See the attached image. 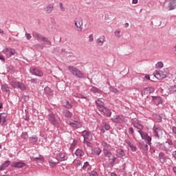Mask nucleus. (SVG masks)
<instances>
[{"instance_id": "13", "label": "nucleus", "mask_w": 176, "mask_h": 176, "mask_svg": "<svg viewBox=\"0 0 176 176\" xmlns=\"http://www.w3.org/2000/svg\"><path fill=\"white\" fill-rule=\"evenodd\" d=\"M7 118H8V114L6 113H0V124H1V126H5V124H6Z\"/></svg>"}, {"instance_id": "47", "label": "nucleus", "mask_w": 176, "mask_h": 176, "mask_svg": "<svg viewBox=\"0 0 176 176\" xmlns=\"http://www.w3.org/2000/svg\"><path fill=\"white\" fill-rule=\"evenodd\" d=\"M89 176H98V173L96 170H92L89 173Z\"/></svg>"}, {"instance_id": "46", "label": "nucleus", "mask_w": 176, "mask_h": 176, "mask_svg": "<svg viewBox=\"0 0 176 176\" xmlns=\"http://www.w3.org/2000/svg\"><path fill=\"white\" fill-rule=\"evenodd\" d=\"M156 68H163V67H164V65L163 64V62H158L156 65H155Z\"/></svg>"}, {"instance_id": "58", "label": "nucleus", "mask_w": 176, "mask_h": 176, "mask_svg": "<svg viewBox=\"0 0 176 176\" xmlns=\"http://www.w3.org/2000/svg\"><path fill=\"white\" fill-rule=\"evenodd\" d=\"M166 142L168 144V145H173V141L170 139H168Z\"/></svg>"}, {"instance_id": "40", "label": "nucleus", "mask_w": 176, "mask_h": 176, "mask_svg": "<svg viewBox=\"0 0 176 176\" xmlns=\"http://www.w3.org/2000/svg\"><path fill=\"white\" fill-rule=\"evenodd\" d=\"M169 91L172 94H176V85H173L169 88Z\"/></svg>"}, {"instance_id": "32", "label": "nucleus", "mask_w": 176, "mask_h": 176, "mask_svg": "<svg viewBox=\"0 0 176 176\" xmlns=\"http://www.w3.org/2000/svg\"><path fill=\"white\" fill-rule=\"evenodd\" d=\"M1 90L3 93H10V88L7 85H3L1 86Z\"/></svg>"}, {"instance_id": "54", "label": "nucleus", "mask_w": 176, "mask_h": 176, "mask_svg": "<svg viewBox=\"0 0 176 176\" xmlns=\"http://www.w3.org/2000/svg\"><path fill=\"white\" fill-rule=\"evenodd\" d=\"M31 160H33L34 162H38V160H41V157H30Z\"/></svg>"}, {"instance_id": "53", "label": "nucleus", "mask_w": 176, "mask_h": 176, "mask_svg": "<svg viewBox=\"0 0 176 176\" xmlns=\"http://www.w3.org/2000/svg\"><path fill=\"white\" fill-rule=\"evenodd\" d=\"M31 83H32L33 85H36V83H38V80L36 78H32L30 80Z\"/></svg>"}, {"instance_id": "15", "label": "nucleus", "mask_w": 176, "mask_h": 176, "mask_svg": "<svg viewBox=\"0 0 176 176\" xmlns=\"http://www.w3.org/2000/svg\"><path fill=\"white\" fill-rule=\"evenodd\" d=\"M99 111L100 112H102L103 115H106V116L108 117L112 115V112H111V110L108 109L107 107H104V106H103V107H100Z\"/></svg>"}, {"instance_id": "27", "label": "nucleus", "mask_w": 176, "mask_h": 176, "mask_svg": "<svg viewBox=\"0 0 176 176\" xmlns=\"http://www.w3.org/2000/svg\"><path fill=\"white\" fill-rule=\"evenodd\" d=\"M159 159L161 163H166V160H167V158L166 157V154H164V153L163 152L160 153Z\"/></svg>"}, {"instance_id": "62", "label": "nucleus", "mask_w": 176, "mask_h": 176, "mask_svg": "<svg viewBox=\"0 0 176 176\" xmlns=\"http://www.w3.org/2000/svg\"><path fill=\"white\" fill-rule=\"evenodd\" d=\"M0 60L1 61H5V57H3V55L0 54Z\"/></svg>"}, {"instance_id": "45", "label": "nucleus", "mask_w": 176, "mask_h": 176, "mask_svg": "<svg viewBox=\"0 0 176 176\" xmlns=\"http://www.w3.org/2000/svg\"><path fill=\"white\" fill-rule=\"evenodd\" d=\"M128 133L130 135H134V129L133 127H129L128 129Z\"/></svg>"}, {"instance_id": "29", "label": "nucleus", "mask_w": 176, "mask_h": 176, "mask_svg": "<svg viewBox=\"0 0 176 176\" xmlns=\"http://www.w3.org/2000/svg\"><path fill=\"white\" fill-rule=\"evenodd\" d=\"M29 141L30 144L35 145L38 142V138L36 135H33L29 138Z\"/></svg>"}, {"instance_id": "14", "label": "nucleus", "mask_w": 176, "mask_h": 176, "mask_svg": "<svg viewBox=\"0 0 176 176\" xmlns=\"http://www.w3.org/2000/svg\"><path fill=\"white\" fill-rule=\"evenodd\" d=\"M154 92H155V88L146 87L142 91L141 94L142 96H148V94H151V93H154Z\"/></svg>"}, {"instance_id": "7", "label": "nucleus", "mask_w": 176, "mask_h": 176, "mask_svg": "<svg viewBox=\"0 0 176 176\" xmlns=\"http://www.w3.org/2000/svg\"><path fill=\"white\" fill-rule=\"evenodd\" d=\"M48 120H50V123L53 124V126H55V127H58V126H60L58 121L56 119L54 113H50L48 115Z\"/></svg>"}, {"instance_id": "21", "label": "nucleus", "mask_w": 176, "mask_h": 176, "mask_svg": "<svg viewBox=\"0 0 176 176\" xmlns=\"http://www.w3.org/2000/svg\"><path fill=\"white\" fill-rule=\"evenodd\" d=\"M24 166H25V163L21 162H13L12 164V166L15 167V168H23Z\"/></svg>"}, {"instance_id": "50", "label": "nucleus", "mask_w": 176, "mask_h": 176, "mask_svg": "<svg viewBox=\"0 0 176 176\" xmlns=\"http://www.w3.org/2000/svg\"><path fill=\"white\" fill-rule=\"evenodd\" d=\"M91 91L92 93H98V91H100V89H98V88L96 87H92V88L91 89Z\"/></svg>"}, {"instance_id": "20", "label": "nucleus", "mask_w": 176, "mask_h": 176, "mask_svg": "<svg viewBox=\"0 0 176 176\" xmlns=\"http://www.w3.org/2000/svg\"><path fill=\"white\" fill-rule=\"evenodd\" d=\"M125 144H126L128 146L130 147V149L132 151V152H135V151H137V146H134V144H133L130 140H125Z\"/></svg>"}, {"instance_id": "2", "label": "nucleus", "mask_w": 176, "mask_h": 176, "mask_svg": "<svg viewBox=\"0 0 176 176\" xmlns=\"http://www.w3.org/2000/svg\"><path fill=\"white\" fill-rule=\"evenodd\" d=\"M67 69L68 71H69L70 74H72V75H73L74 76L79 78L80 79L85 78V74L82 73V72L78 69L76 67L69 65L67 66Z\"/></svg>"}, {"instance_id": "3", "label": "nucleus", "mask_w": 176, "mask_h": 176, "mask_svg": "<svg viewBox=\"0 0 176 176\" xmlns=\"http://www.w3.org/2000/svg\"><path fill=\"white\" fill-rule=\"evenodd\" d=\"M142 140H145V142H141L139 143V147H140L141 149L143 151H148L149 149V146L152 144V138H151L149 135H148V133H146V138H142Z\"/></svg>"}, {"instance_id": "25", "label": "nucleus", "mask_w": 176, "mask_h": 176, "mask_svg": "<svg viewBox=\"0 0 176 176\" xmlns=\"http://www.w3.org/2000/svg\"><path fill=\"white\" fill-rule=\"evenodd\" d=\"M175 8H176L175 0L170 1L167 6L168 10H174V9H175Z\"/></svg>"}, {"instance_id": "48", "label": "nucleus", "mask_w": 176, "mask_h": 176, "mask_svg": "<svg viewBox=\"0 0 176 176\" xmlns=\"http://www.w3.org/2000/svg\"><path fill=\"white\" fill-rule=\"evenodd\" d=\"M43 42H45L47 45L52 46V41H49V39L46 37H44Z\"/></svg>"}, {"instance_id": "24", "label": "nucleus", "mask_w": 176, "mask_h": 176, "mask_svg": "<svg viewBox=\"0 0 176 176\" xmlns=\"http://www.w3.org/2000/svg\"><path fill=\"white\" fill-rule=\"evenodd\" d=\"M157 148H158V149H161V151H165V152H166V153H168V152L170 151V149H168V148H167L163 144L158 143L157 144Z\"/></svg>"}, {"instance_id": "19", "label": "nucleus", "mask_w": 176, "mask_h": 176, "mask_svg": "<svg viewBox=\"0 0 176 176\" xmlns=\"http://www.w3.org/2000/svg\"><path fill=\"white\" fill-rule=\"evenodd\" d=\"M152 98L155 105H159L163 103V100H162V98L160 96H152Z\"/></svg>"}, {"instance_id": "8", "label": "nucleus", "mask_w": 176, "mask_h": 176, "mask_svg": "<svg viewBox=\"0 0 176 176\" xmlns=\"http://www.w3.org/2000/svg\"><path fill=\"white\" fill-rule=\"evenodd\" d=\"M30 72L32 74V75H35V76H43V72L38 68L30 67Z\"/></svg>"}, {"instance_id": "22", "label": "nucleus", "mask_w": 176, "mask_h": 176, "mask_svg": "<svg viewBox=\"0 0 176 176\" xmlns=\"http://www.w3.org/2000/svg\"><path fill=\"white\" fill-rule=\"evenodd\" d=\"M111 129V125L109 124H107L106 122H103L102 124V129L101 131L102 133H104L105 131H108V130Z\"/></svg>"}, {"instance_id": "1", "label": "nucleus", "mask_w": 176, "mask_h": 176, "mask_svg": "<svg viewBox=\"0 0 176 176\" xmlns=\"http://www.w3.org/2000/svg\"><path fill=\"white\" fill-rule=\"evenodd\" d=\"M132 122V124L133 126V127H135V129H137L138 133H139V134H140L142 138H146V133L142 131V130H144V126H142V124H141L140 123V121L138 120V119L137 118H133L131 120Z\"/></svg>"}, {"instance_id": "52", "label": "nucleus", "mask_w": 176, "mask_h": 176, "mask_svg": "<svg viewBox=\"0 0 176 176\" xmlns=\"http://www.w3.org/2000/svg\"><path fill=\"white\" fill-rule=\"evenodd\" d=\"M94 41V36L93 34H90L89 36V42H93Z\"/></svg>"}, {"instance_id": "63", "label": "nucleus", "mask_w": 176, "mask_h": 176, "mask_svg": "<svg viewBox=\"0 0 176 176\" xmlns=\"http://www.w3.org/2000/svg\"><path fill=\"white\" fill-rule=\"evenodd\" d=\"M65 52H66V50L64 48L59 50V53H65Z\"/></svg>"}, {"instance_id": "39", "label": "nucleus", "mask_w": 176, "mask_h": 176, "mask_svg": "<svg viewBox=\"0 0 176 176\" xmlns=\"http://www.w3.org/2000/svg\"><path fill=\"white\" fill-rule=\"evenodd\" d=\"M102 146L103 147V151H107L109 149V144L105 142H102L101 143Z\"/></svg>"}, {"instance_id": "42", "label": "nucleus", "mask_w": 176, "mask_h": 176, "mask_svg": "<svg viewBox=\"0 0 176 176\" xmlns=\"http://www.w3.org/2000/svg\"><path fill=\"white\" fill-rule=\"evenodd\" d=\"M49 164H50V167H56L57 166V163H56L52 159L49 160Z\"/></svg>"}, {"instance_id": "38", "label": "nucleus", "mask_w": 176, "mask_h": 176, "mask_svg": "<svg viewBox=\"0 0 176 176\" xmlns=\"http://www.w3.org/2000/svg\"><path fill=\"white\" fill-rule=\"evenodd\" d=\"M19 81H12L10 82V86H12L13 89H17L19 86Z\"/></svg>"}, {"instance_id": "16", "label": "nucleus", "mask_w": 176, "mask_h": 176, "mask_svg": "<svg viewBox=\"0 0 176 176\" xmlns=\"http://www.w3.org/2000/svg\"><path fill=\"white\" fill-rule=\"evenodd\" d=\"M96 43L98 46H103L104 43H105V36L102 35L99 36V38L96 39Z\"/></svg>"}, {"instance_id": "61", "label": "nucleus", "mask_w": 176, "mask_h": 176, "mask_svg": "<svg viewBox=\"0 0 176 176\" xmlns=\"http://www.w3.org/2000/svg\"><path fill=\"white\" fill-rule=\"evenodd\" d=\"M172 130H173V133L175 134V136L176 138V127L173 126Z\"/></svg>"}, {"instance_id": "51", "label": "nucleus", "mask_w": 176, "mask_h": 176, "mask_svg": "<svg viewBox=\"0 0 176 176\" xmlns=\"http://www.w3.org/2000/svg\"><path fill=\"white\" fill-rule=\"evenodd\" d=\"M59 8L61 10V12H65V8L63 6V3H59Z\"/></svg>"}, {"instance_id": "30", "label": "nucleus", "mask_w": 176, "mask_h": 176, "mask_svg": "<svg viewBox=\"0 0 176 176\" xmlns=\"http://www.w3.org/2000/svg\"><path fill=\"white\" fill-rule=\"evenodd\" d=\"M16 89H19V90H22L23 91H24V90H27V87L25 86V85H24V83L19 81Z\"/></svg>"}, {"instance_id": "43", "label": "nucleus", "mask_w": 176, "mask_h": 176, "mask_svg": "<svg viewBox=\"0 0 176 176\" xmlns=\"http://www.w3.org/2000/svg\"><path fill=\"white\" fill-rule=\"evenodd\" d=\"M36 49H41V50L45 48V45L43 44L37 43L34 45Z\"/></svg>"}, {"instance_id": "6", "label": "nucleus", "mask_w": 176, "mask_h": 176, "mask_svg": "<svg viewBox=\"0 0 176 176\" xmlns=\"http://www.w3.org/2000/svg\"><path fill=\"white\" fill-rule=\"evenodd\" d=\"M82 137L84 138V141H93V134L89 131L85 130L81 133Z\"/></svg>"}, {"instance_id": "60", "label": "nucleus", "mask_w": 176, "mask_h": 176, "mask_svg": "<svg viewBox=\"0 0 176 176\" xmlns=\"http://www.w3.org/2000/svg\"><path fill=\"white\" fill-rule=\"evenodd\" d=\"M173 50L174 54H175V56H176V44H175V45H173Z\"/></svg>"}, {"instance_id": "28", "label": "nucleus", "mask_w": 176, "mask_h": 176, "mask_svg": "<svg viewBox=\"0 0 176 176\" xmlns=\"http://www.w3.org/2000/svg\"><path fill=\"white\" fill-rule=\"evenodd\" d=\"M10 166V161H6L3 164L0 166V171H3L7 167Z\"/></svg>"}, {"instance_id": "59", "label": "nucleus", "mask_w": 176, "mask_h": 176, "mask_svg": "<svg viewBox=\"0 0 176 176\" xmlns=\"http://www.w3.org/2000/svg\"><path fill=\"white\" fill-rule=\"evenodd\" d=\"M172 156L176 160V150L172 152Z\"/></svg>"}, {"instance_id": "33", "label": "nucleus", "mask_w": 176, "mask_h": 176, "mask_svg": "<svg viewBox=\"0 0 176 176\" xmlns=\"http://www.w3.org/2000/svg\"><path fill=\"white\" fill-rule=\"evenodd\" d=\"M96 104L98 107V111H100V108H102L104 107V102L100 100H96Z\"/></svg>"}, {"instance_id": "37", "label": "nucleus", "mask_w": 176, "mask_h": 176, "mask_svg": "<svg viewBox=\"0 0 176 176\" xmlns=\"http://www.w3.org/2000/svg\"><path fill=\"white\" fill-rule=\"evenodd\" d=\"M63 115L65 118H72V113H70L68 110L63 111Z\"/></svg>"}, {"instance_id": "5", "label": "nucleus", "mask_w": 176, "mask_h": 176, "mask_svg": "<svg viewBox=\"0 0 176 176\" xmlns=\"http://www.w3.org/2000/svg\"><path fill=\"white\" fill-rule=\"evenodd\" d=\"M2 53L5 54L7 58H10L12 56H14V54H16V50L14 48L6 47L4 50H3Z\"/></svg>"}, {"instance_id": "57", "label": "nucleus", "mask_w": 176, "mask_h": 176, "mask_svg": "<svg viewBox=\"0 0 176 176\" xmlns=\"http://www.w3.org/2000/svg\"><path fill=\"white\" fill-rule=\"evenodd\" d=\"M156 120L157 123H162V117H160V116H157Z\"/></svg>"}, {"instance_id": "11", "label": "nucleus", "mask_w": 176, "mask_h": 176, "mask_svg": "<svg viewBox=\"0 0 176 176\" xmlns=\"http://www.w3.org/2000/svg\"><path fill=\"white\" fill-rule=\"evenodd\" d=\"M154 76L155 78L158 79V80H162V79H164V78H166V74H164V72H163L162 71L156 70L154 72Z\"/></svg>"}, {"instance_id": "56", "label": "nucleus", "mask_w": 176, "mask_h": 176, "mask_svg": "<svg viewBox=\"0 0 176 176\" xmlns=\"http://www.w3.org/2000/svg\"><path fill=\"white\" fill-rule=\"evenodd\" d=\"M84 144H85L87 146H91V142H88L87 140L83 141Z\"/></svg>"}, {"instance_id": "31", "label": "nucleus", "mask_w": 176, "mask_h": 176, "mask_svg": "<svg viewBox=\"0 0 176 176\" xmlns=\"http://www.w3.org/2000/svg\"><path fill=\"white\" fill-rule=\"evenodd\" d=\"M75 155L76 156H78L79 157H82V156L85 155V152L82 151V150L78 148L76 151H75Z\"/></svg>"}, {"instance_id": "64", "label": "nucleus", "mask_w": 176, "mask_h": 176, "mask_svg": "<svg viewBox=\"0 0 176 176\" xmlns=\"http://www.w3.org/2000/svg\"><path fill=\"white\" fill-rule=\"evenodd\" d=\"M173 173H175V175H176V166H173Z\"/></svg>"}, {"instance_id": "44", "label": "nucleus", "mask_w": 176, "mask_h": 176, "mask_svg": "<svg viewBox=\"0 0 176 176\" xmlns=\"http://www.w3.org/2000/svg\"><path fill=\"white\" fill-rule=\"evenodd\" d=\"M21 138L23 140H28V133L23 132L21 134Z\"/></svg>"}, {"instance_id": "49", "label": "nucleus", "mask_w": 176, "mask_h": 176, "mask_svg": "<svg viewBox=\"0 0 176 176\" xmlns=\"http://www.w3.org/2000/svg\"><path fill=\"white\" fill-rule=\"evenodd\" d=\"M120 32H121V31L119 30H116L114 32L115 36H116L117 38H120Z\"/></svg>"}, {"instance_id": "55", "label": "nucleus", "mask_w": 176, "mask_h": 176, "mask_svg": "<svg viewBox=\"0 0 176 176\" xmlns=\"http://www.w3.org/2000/svg\"><path fill=\"white\" fill-rule=\"evenodd\" d=\"M25 36H26V38L28 39V41H30V39H31V38H32V36H31V34L29 33H25Z\"/></svg>"}, {"instance_id": "34", "label": "nucleus", "mask_w": 176, "mask_h": 176, "mask_svg": "<svg viewBox=\"0 0 176 176\" xmlns=\"http://www.w3.org/2000/svg\"><path fill=\"white\" fill-rule=\"evenodd\" d=\"M112 122H115L116 123H120L122 122V118H120V116H116L112 118Z\"/></svg>"}, {"instance_id": "9", "label": "nucleus", "mask_w": 176, "mask_h": 176, "mask_svg": "<svg viewBox=\"0 0 176 176\" xmlns=\"http://www.w3.org/2000/svg\"><path fill=\"white\" fill-rule=\"evenodd\" d=\"M153 131L154 136L158 139L160 138V135L163 134V131H162V129H160V127H159V126H157L156 124L153 126Z\"/></svg>"}, {"instance_id": "17", "label": "nucleus", "mask_w": 176, "mask_h": 176, "mask_svg": "<svg viewBox=\"0 0 176 176\" xmlns=\"http://www.w3.org/2000/svg\"><path fill=\"white\" fill-rule=\"evenodd\" d=\"M32 35H33V38L36 39V41H43V39L45 38V36H43L42 34L36 32H33Z\"/></svg>"}, {"instance_id": "18", "label": "nucleus", "mask_w": 176, "mask_h": 176, "mask_svg": "<svg viewBox=\"0 0 176 176\" xmlns=\"http://www.w3.org/2000/svg\"><path fill=\"white\" fill-rule=\"evenodd\" d=\"M116 155L118 157H124V156H126V153H124V150L118 148L116 151Z\"/></svg>"}, {"instance_id": "26", "label": "nucleus", "mask_w": 176, "mask_h": 176, "mask_svg": "<svg viewBox=\"0 0 176 176\" xmlns=\"http://www.w3.org/2000/svg\"><path fill=\"white\" fill-rule=\"evenodd\" d=\"M54 9V6L53 4H49L47 6V7L45 8V10L47 14H50V13L53 12V10Z\"/></svg>"}, {"instance_id": "4", "label": "nucleus", "mask_w": 176, "mask_h": 176, "mask_svg": "<svg viewBox=\"0 0 176 176\" xmlns=\"http://www.w3.org/2000/svg\"><path fill=\"white\" fill-rule=\"evenodd\" d=\"M74 25L77 28L78 32H81L83 30V19L80 16H77L75 18Z\"/></svg>"}, {"instance_id": "36", "label": "nucleus", "mask_w": 176, "mask_h": 176, "mask_svg": "<svg viewBox=\"0 0 176 176\" xmlns=\"http://www.w3.org/2000/svg\"><path fill=\"white\" fill-rule=\"evenodd\" d=\"M103 152L106 157H111V156H112V153H111V151H109V149L103 150Z\"/></svg>"}, {"instance_id": "12", "label": "nucleus", "mask_w": 176, "mask_h": 176, "mask_svg": "<svg viewBox=\"0 0 176 176\" xmlns=\"http://www.w3.org/2000/svg\"><path fill=\"white\" fill-rule=\"evenodd\" d=\"M68 160V156L65 154V153H60L56 155V160L58 162H65V160Z\"/></svg>"}, {"instance_id": "23", "label": "nucleus", "mask_w": 176, "mask_h": 176, "mask_svg": "<svg viewBox=\"0 0 176 176\" xmlns=\"http://www.w3.org/2000/svg\"><path fill=\"white\" fill-rule=\"evenodd\" d=\"M102 151L98 147H94L92 148L91 153L92 155H94V156H100L101 154Z\"/></svg>"}, {"instance_id": "10", "label": "nucleus", "mask_w": 176, "mask_h": 176, "mask_svg": "<svg viewBox=\"0 0 176 176\" xmlns=\"http://www.w3.org/2000/svg\"><path fill=\"white\" fill-rule=\"evenodd\" d=\"M69 124L71 126V127H73L74 129H82L83 126L82 124V122L74 120H71L69 122Z\"/></svg>"}, {"instance_id": "35", "label": "nucleus", "mask_w": 176, "mask_h": 176, "mask_svg": "<svg viewBox=\"0 0 176 176\" xmlns=\"http://www.w3.org/2000/svg\"><path fill=\"white\" fill-rule=\"evenodd\" d=\"M64 107L65 108H67V109H72V104H69V101L68 100L65 101Z\"/></svg>"}, {"instance_id": "41", "label": "nucleus", "mask_w": 176, "mask_h": 176, "mask_svg": "<svg viewBox=\"0 0 176 176\" xmlns=\"http://www.w3.org/2000/svg\"><path fill=\"white\" fill-rule=\"evenodd\" d=\"M89 168H90V164L87 162H85L82 166V170H89Z\"/></svg>"}]
</instances>
